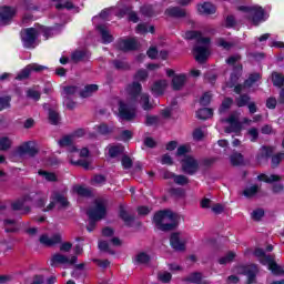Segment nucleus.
<instances>
[{"label": "nucleus", "instance_id": "13", "mask_svg": "<svg viewBox=\"0 0 284 284\" xmlns=\"http://www.w3.org/2000/svg\"><path fill=\"white\" fill-rule=\"evenodd\" d=\"M39 241L44 247H54V245L61 244L63 239L59 233L53 234L51 237L48 234H42Z\"/></svg>", "mask_w": 284, "mask_h": 284}, {"label": "nucleus", "instance_id": "43", "mask_svg": "<svg viewBox=\"0 0 284 284\" xmlns=\"http://www.w3.org/2000/svg\"><path fill=\"white\" fill-rule=\"evenodd\" d=\"M272 82L275 88H282L284 85V75L274 71L272 73Z\"/></svg>", "mask_w": 284, "mask_h": 284}, {"label": "nucleus", "instance_id": "63", "mask_svg": "<svg viewBox=\"0 0 284 284\" xmlns=\"http://www.w3.org/2000/svg\"><path fill=\"white\" fill-rule=\"evenodd\" d=\"M149 74H148V70L144 69H140L135 75H134V80L135 81H145L148 79Z\"/></svg>", "mask_w": 284, "mask_h": 284}, {"label": "nucleus", "instance_id": "16", "mask_svg": "<svg viewBox=\"0 0 284 284\" xmlns=\"http://www.w3.org/2000/svg\"><path fill=\"white\" fill-rule=\"evenodd\" d=\"M170 245L175 252H185V242L181 240L180 232H173L170 236Z\"/></svg>", "mask_w": 284, "mask_h": 284}, {"label": "nucleus", "instance_id": "62", "mask_svg": "<svg viewBox=\"0 0 284 284\" xmlns=\"http://www.w3.org/2000/svg\"><path fill=\"white\" fill-rule=\"evenodd\" d=\"M159 115H146L145 118V125L152 126V125H159Z\"/></svg>", "mask_w": 284, "mask_h": 284}, {"label": "nucleus", "instance_id": "31", "mask_svg": "<svg viewBox=\"0 0 284 284\" xmlns=\"http://www.w3.org/2000/svg\"><path fill=\"white\" fill-rule=\"evenodd\" d=\"M114 70H118L119 72H128V70H130V63L128 61H125V59L119 60H112L111 61Z\"/></svg>", "mask_w": 284, "mask_h": 284}, {"label": "nucleus", "instance_id": "48", "mask_svg": "<svg viewBox=\"0 0 284 284\" xmlns=\"http://www.w3.org/2000/svg\"><path fill=\"white\" fill-rule=\"evenodd\" d=\"M258 181H264L265 183H276V181H281V176L276 174H272L267 176L266 174H261L257 176Z\"/></svg>", "mask_w": 284, "mask_h": 284}, {"label": "nucleus", "instance_id": "35", "mask_svg": "<svg viewBox=\"0 0 284 284\" xmlns=\"http://www.w3.org/2000/svg\"><path fill=\"white\" fill-rule=\"evenodd\" d=\"M139 103L142 106V109H144L145 111L152 110L154 108L152 105V103H150V94L149 93H141Z\"/></svg>", "mask_w": 284, "mask_h": 284}, {"label": "nucleus", "instance_id": "49", "mask_svg": "<svg viewBox=\"0 0 284 284\" xmlns=\"http://www.w3.org/2000/svg\"><path fill=\"white\" fill-rule=\"evenodd\" d=\"M65 97H73V94H80L81 95V88L77 85H69L63 88Z\"/></svg>", "mask_w": 284, "mask_h": 284}, {"label": "nucleus", "instance_id": "46", "mask_svg": "<svg viewBox=\"0 0 284 284\" xmlns=\"http://www.w3.org/2000/svg\"><path fill=\"white\" fill-rule=\"evenodd\" d=\"M251 99L248 94H241L235 99L237 108H245V105L250 104Z\"/></svg>", "mask_w": 284, "mask_h": 284}, {"label": "nucleus", "instance_id": "11", "mask_svg": "<svg viewBox=\"0 0 284 284\" xmlns=\"http://www.w3.org/2000/svg\"><path fill=\"white\" fill-rule=\"evenodd\" d=\"M78 257L77 255L71 256V258H69L68 256L60 254V253H55L52 257H51V266L54 267L57 265H74L77 264Z\"/></svg>", "mask_w": 284, "mask_h": 284}, {"label": "nucleus", "instance_id": "40", "mask_svg": "<svg viewBox=\"0 0 284 284\" xmlns=\"http://www.w3.org/2000/svg\"><path fill=\"white\" fill-rule=\"evenodd\" d=\"M150 261H151V257H150V255H149L148 253H145V252L139 253V254L134 257V260H133V262L136 263L138 265H148V263H150Z\"/></svg>", "mask_w": 284, "mask_h": 284}, {"label": "nucleus", "instance_id": "61", "mask_svg": "<svg viewBox=\"0 0 284 284\" xmlns=\"http://www.w3.org/2000/svg\"><path fill=\"white\" fill-rule=\"evenodd\" d=\"M212 103V94L210 92H205L200 99V105L204 108Z\"/></svg>", "mask_w": 284, "mask_h": 284}, {"label": "nucleus", "instance_id": "44", "mask_svg": "<svg viewBox=\"0 0 284 284\" xmlns=\"http://www.w3.org/2000/svg\"><path fill=\"white\" fill-rule=\"evenodd\" d=\"M125 148L122 145H114L109 149V156L111 159H116V156H121L123 154Z\"/></svg>", "mask_w": 284, "mask_h": 284}, {"label": "nucleus", "instance_id": "27", "mask_svg": "<svg viewBox=\"0 0 284 284\" xmlns=\"http://www.w3.org/2000/svg\"><path fill=\"white\" fill-rule=\"evenodd\" d=\"M41 33L45 39H50L57 34L61 33V26L55 27H41L40 28Z\"/></svg>", "mask_w": 284, "mask_h": 284}, {"label": "nucleus", "instance_id": "28", "mask_svg": "<svg viewBox=\"0 0 284 284\" xmlns=\"http://www.w3.org/2000/svg\"><path fill=\"white\" fill-rule=\"evenodd\" d=\"M185 81H187V77L185 74L174 75L172 79V89L175 91L183 90Z\"/></svg>", "mask_w": 284, "mask_h": 284}, {"label": "nucleus", "instance_id": "42", "mask_svg": "<svg viewBox=\"0 0 284 284\" xmlns=\"http://www.w3.org/2000/svg\"><path fill=\"white\" fill-rule=\"evenodd\" d=\"M234 258H236V253L230 251L227 254H225L224 256L220 257L217 260V263L220 265H227L229 263H233Z\"/></svg>", "mask_w": 284, "mask_h": 284}, {"label": "nucleus", "instance_id": "25", "mask_svg": "<svg viewBox=\"0 0 284 284\" xmlns=\"http://www.w3.org/2000/svg\"><path fill=\"white\" fill-rule=\"evenodd\" d=\"M60 148H68L69 152H77L74 146V135H64L58 141Z\"/></svg>", "mask_w": 284, "mask_h": 284}, {"label": "nucleus", "instance_id": "17", "mask_svg": "<svg viewBox=\"0 0 284 284\" xmlns=\"http://www.w3.org/2000/svg\"><path fill=\"white\" fill-rule=\"evenodd\" d=\"M168 90V80H158L151 87V94L153 97H163Z\"/></svg>", "mask_w": 284, "mask_h": 284}, {"label": "nucleus", "instance_id": "14", "mask_svg": "<svg viewBox=\"0 0 284 284\" xmlns=\"http://www.w3.org/2000/svg\"><path fill=\"white\" fill-rule=\"evenodd\" d=\"M142 90L143 87L140 82L134 81L128 84L126 93L129 94V98L133 103H136L139 101V97L141 95Z\"/></svg>", "mask_w": 284, "mask_h": 284}, {"label": "nucleus", "instance_id": "19", "mask_svg": "<svg viewBox=\"0 0 284 284\" xmlns=\"http://www.w3.org/2000/svg\"><path fill=\"white\" fill-rule=\"evenodd\" d=\"M19 156H23L28 154L29 156H37L39 154V150L36 146H32V142H24L22 145L18 148Z\"/></svg>", "mask_w": 284, "mask_h": 284}, {"label": "nucleus", "instance_id": "39", "mask_svg": "<svg viewBox=\"0 0 284 284\" xmlns=\"http://www.w3.org/2000/svg\"><path fill=\"white\" fill-rule=\"evenodd\" d=\"M94 130H97V132H99L102 136H108V134H112V132H114V128L109 126L105 123L95 125Z\"/></svg>", "mask_w": 284, "mask_h": 284}, {"label": "nucleus", "instance_id": "12", "mask_svg": "<svg viewBox=\"0 0 284 284\" xmlns=\"http://www.w3.org/2000/svg\"><path fill=\"white\" fill-rule=\"evenodd\" d=\"M119 116L123 121H132V119H134V116H136V112L134 111V109L130 108V105H128L123 101H120L119 102Z\"/></svg>", "mask_w": 284, "mask_h": 284}, {"label": "nucleus", "instance_id": "7", "mask_svg": "<svg viewBox=\"0 0 284 284\" xmlns=\"http://www.w3.org/2000/svg\"><path fill=\"white\" fill-rule=\"evenodd\" d=\"M17 16V8L10 6L0 7V26H10Z\"/></svg>", "mask_w": 284, "mask_h": 284}, {"label": "nucleus", "instance_id": "53", "mask_svg": "<svg viewBox=\"0 0 284 284\" xmlns=\"http://www.w3.org/2000/svg\"><path fill=\"white\" fill-rule=\"evenodd\" d=\"M32 73V71L30 70L29 64L22 69L18 75L16 77L17 81H23L26 79H28L30 77V74Z\"/></svg>", "mask_w": 284, "mask_h": 284}, {"label": "nucleus", "instance_id": "9", "mask_svg": "<svg viewBox=\"0 0 284 284\" xmlns=\"http://www.w3.org/2000/svg\"><path fill=\"white\" fill-rule=\"evenodd\" d=\"M182 172L184 174H189L190 176H193V174L199 172V161L190 155H186L182 160Z\"/></svg>", "mask_w": 284, "mask_h": 284}, {"label": "nucleus", "instance_id": "4", "mask_svg": "<svg viewBox=\"0 0 284 284\" xmlns=\"http://www.w3.org/2000/svg\"><path fill=\"white\" fill-rule=\"evenodd\" d=\"M50 200L51 201L47 209H44V212H50V210H54L57 205H59L60 210H65L70 207V202L68 201V197H65V195H63V193L59 191H53L50 196Z\"/></svg>", "mask_w": 284, "mask_h": 284}, {"label": "nucleus", "instance_id": "18", "mask_svg": "<svg viewBox=\"0 0 284 284\" xmlns=\"http://www.w3.org/2000/svg\"><path fill=\"white\" fill-rule=\"evenodd\" d=\"M225 123H229L230 126L225 129L226 134H232V132H241V122L236 115L231 114L227 119L224 120Z\"/></svg>", "mask_w": 284, "mask_h": 284}, {"label": "nucleus", "instance_id": "56", "mask_svg": "<svg viewBox=\"0 0 284 284\" xmlns=\"http://www.w3.org/2000/svg\"><path fill=\"white\" fill-rule=\"evenodd\" d=\"M10 101H12V97L10 95L0 97V112L10 108Z\"/></svg>", "mask_w": 284, "mask_h": 284}, {"label": "nucleus", "instance_id": "15", "mask_svg": "<svg viewBox=\"0 0 284 284\" xmlns=\"http://www.w3.org/2000/svg\"><path fill=\"white\" fill-rule=\"evenodd\" d=\"M184 39H186L187 41L196 39V43L202 45H210L211 43V39L203 38V32L201 31H186L184 34Z\"/></svg>", "mask_w": 284, "mask_h": 284}, {"label": "nucleus", "instance_id": "54", "mask_svg": "<svg viewBox=\"0 0 284 284\" xmlns=\"http://www.w3.org/2000/svg\"><path fill=\"white\" fill-rule=\"evenodd\" d=\"M203 276L201 273H193L186 277L187 283L204 284L202 281Z\"/></svg>", "mask_w": 284, "mask_h": 284}, {"label": "nucleus", "instance_id": "36", "mask_svg": "<svg viewBox=\"0 0 284 284\" xmlns=\"http://www.w3.org/2000/svg\"><path fill=\"white\" fill-rule=\"evenodd\" d=\"M258 190H261V187L257 184H254L252 186L244 189L242 194L243 196H245V199H254V196L258 194Z\"/></svg>", "mask_w": 284, "mask_h": 284}, {"label": "nucleus", "instance_id": "41", "mask_svg": "<svg viewBox=\"0 0 284 284\" xmlns=\"http://www.w3.org/2000/svg\"><path fill=\"white\" fill-rule=\"evenodd\" d=\"M213 114H214V111L212 109L203 108L196 112V118L201 119L202 121H206V119H210V116H212Z\"/></svg>", "mask_w": 284, "mask_h": 284}, {"label": "nucleus", "instance_id": "5", "mask_svg": "<svg viewBox=\"0 0 284 284\" xmlns=\"http://www.w3.org/2000/svg\"><path fill=\"white\" fill-rule=\"evenodd\" d=\"M23 48L32 49L39 39V31L36 28H27L20 32Z\"/></svg>", "mask_w": 284, "mask_h": 284}, {"label": "nucleus", "instance_id": "30", "mask_svg": "<svg viewBox=\"0 0 284 284\" xmlns=\"http://www.w3.org/2000/svg\"><path fill=\"white\" fill-rule=\"evenodd\" d=\"M197 11L201 14H215L216 7L214 4H212L211 2H204V3L197 6Z\"/></svg>", "mask_w": 284, "mask_h": 284}, {"label": "nucleus", "instance_id": "32", "mask_svg": "<svg viewBox=\"0 0 284 284\" xmlns=\"http://www.w3.org/2000/svg\"><path fill=\"white\" fill-rule=\"evenodd\" d=\"M274 146L263 145L256 156L257 161H263V159H271L272 154H274Z\"/></svg>", "mask_w": 284, "mask_h": 284}, {"label": "nucleus", "instance_id": "3", "mask_svg": "<svg viewBox=\"0 0 284 284\" xmlns=\"http://www.w3.org/2000/svg\"><path fill=\"white\" fill-rule=\"evenodd\" d=\"M237 10H240V12H247V20L252 21L253 26H258V23L265 21V10L262 9V7L240 6Z\"/></svg>", "mask_w": 284, "mask_h": 284}, {"label": "nucleus", "instance_id": "20", "mask_svg": "<svg viewBox=\"0 0 284 284\" xmlns=\"http://www.w3.org/2000/svg\"><path fill=\"white\" fill-rule=\"evenodd\" d=\"M193 54H195V61H197V63H205L210 51H207V47L195 45L193 48Z\"/></svg>", "mask_w": 284, "mask_h": 284}, {"label": "nucleus", "instance_id": "58", "mask_svg": "<svg viewBox=\"0 0 284 284\" xmlns=\"http://www.w3.org/2000/svg\"><path fill=\"white\" fill-rule=\"evenodd\" d=\"M234 100L232 98H225L220 106V112L223 113L232 108Z\"/></svg>", "mask_w": 284, "mask_h": 284}, {"label": "nucleus", "instance_id": "8", "mask_svg": "<svg viewBox=\"0 0 284 284\" xmlns=\"http://www.w3.org/2000/svg\"><path fill=\"white\" fill-rule=\"evenodd\" d=\"M34 196L37 195H24L23 199L11 203V210H13V212H22V214H30L31 209L30 206H26V203H32Z\"/></svg>", "mask_w": 284, "mask_h": 284}, {"label": "nucleus", "instance_id": "29", "mask_svg": "<svg viewBox=\"0 0 284 284\" xmlns=\"http://www.w3.org/2000/svg\"><path fill=\"white\" fill-rule=\"evenodd\" d=\"M94 92H99L98 84H87L83 90L80 91L81 99H88L94 94Z\"/></svg>", "mask_w": 284, "mask_h": 284}, {"label": "nucleus", "instance_id": "34", "mask_svg": "<svg viewBox=\"0 0 284 284\" xmlns=\"http://www.w3.org/2000/svg\"><path fill=\"white\" fill-rule=\"evenodd\" d=\"M27 196H34L31 203H34L36 207H44L48 201V196H43L41 193H30Z\"/></svg>", "mask_w": 284, "mask_h": 284}, {"label": "nucleus", "instance_id": "50", "mask_svg": "<svg viewBox=\"0 0 284 284\" xmlns=\"http://www.w3.org/2000/svg\"><path fill=\"white\" fill-rule=\"evenodd\" d=\"M272 159H271V168L274 170L276 169L278 165H281V161H283L284 159V153L283 152H280L275 155H271Z\"/></svg>", "mask_w": 284, "mask_h": 284}, {"label": "nucleus", "instance_id": "26", "mask_svg": "<svg viewBox=\"0 0 284 284\" xmlns=\"http://www.w3.org/2000/svg\"><path fill=\"white\" fill-rule=\"evenodd\" d=\"M98 32H100L101 38H102V43H104L105 45L108 43H112V41H114V37L112 34H110V31L108 30V27H105V24H99L97 27Z\"/></svg>", "mask_w": 284, "mask_h": 284}, {"label": "nucleus", "instance_id": "23", "mask_svg": "<svg viewBox=\"0 0 284 284\" xmlns=\"http://www.w3.org/2000/svg\"><path fill=\"white\" fill-rule=\"evenodd\" d=\"M91 54L88 50H75L71 53V61L73 63H81L85 61H90Z\"/></svg>", "mask_w": 284, "mask_h": 284}, {"label": "nucleus", "instance_id": "57", "mask_svg": "<svg viewBox=\"0 0 284 284\" xmlns=\"http://www.w3.org/2000/svg\"><path fill=\"white\" fill-rule=\"evenodd\" d=\"M27 99H32V101H39L41 99V92L34 89H28Z\"/></svg>", "mask_w": 284, "mask_h": 284}, {"label": "nucleus", "instance_id": "24", "mask_svg": "<svg viewBox=\"0 0 284 284\" xmlns=\"http://www.w3.org/2000/svg\"><path fill=\"white\" fill-rule=\"evenodd\" d=\"M262 265H267L273 274H283V267L277 265L272 255L264 257V260H262Z\"/></svg>", "mask_w": 284, "mask_h": 284}, {"label": "nucleus", "instance_id": "64", "mask_svg": "<svg viewBox=\"0 0 284 284\" xmlns=\"http://www.w3.org/2000/svg\"><path fill=\"white\" fill-rule=\"evenodd\" d=\"M173 181L176 185H187L190 183V179L185 175H175Z\"/></svg>", "mask_w": 284, "mask_h": 284}, {"label": "nucleus", "instance_id": "21", "mask_svg": "<svg viewBox=\"0 0 284 284\" xmlns=\"http://www.w3.org/2000/svg\"><path fill=\"white\" fill-rule=\"evenodd\" d=\"M166 17H172L173 19H185L187 17V11L181 7H170L164 11Z\"/></svg>", "mask_w": 284, "mask_h": 284}, {"label": "nucleus", "instance_id": "38", "mask_svg": "<svg viewBox=\"0 0 284 284\" xmlns=\"http://www.w3.org/2000/svg\"><path fill=\"white\" fill-rule=\"evenodd\" d=\"M262 75L258 72L251 73L248 78L244 81V87L245 88H252L254 83H257V81H261Z\"/></svg>", "mask_w": 284, "mask_h": 284}, {"label": "nucleus", "instance_id": "47", "mask_svg": "<svg viewBox=\"0 0 284 284\" xmlns=\"http://www.w3.org/2000/svg\"><path fill=\"white\" fill-rule=\"evenodd\" d=\"M108 183V178L103 174H95L91 179V185H105Z\"/></svg>", "mask_w": 284, "mask_h": 284}, {"label": "nucleus", "instance_id": "6", "mask_svg": "<svg viewBox=\"0 0 284 284\" xmlns=\"http://www.w3.org/2000/svg\"><path fill=\"white\" fill-rule=\"evenodd\" d=\"M236 272L239 274H242L243 276H247L246 284H255L256 274H258V266H256L255 264L240 265L236 267Z\"/></svg>", "mask_w": 284, "mask_h": 284}, {"label": "nucleus", "instance_id": "10", "mask_svg": "<svg viewBox=\"0 0 284 284\" xmlns=\"http://www.w3.org/2000/svg\"><path fill=\"white\" fill-rule=\"evenodd\" d=\"M115 48L121 52H133V50H136V48H139V43L134 38L120 39L118 40Z\"/></svg>", "mask_w": 284, "mask_h": 284}, {"label": "nucleus", "instance_id": "60", "mask_svg": "<svg viewBox=\"0 0 284 284\" xmlns=\"http://www.w3.org/2000/svg\"><path fill=\"white\" fill-rule=\"evenodd\" d=\"M263 216H265V211L263 209H256L251 213V219H253V221H261Z\"/></svg>", "mask_w": 284, "mask_h": 284}, {"label": "nucleus", "instance_id": "33", "mask_svg": "<svg viewBox=\"0 0 284 284\" xmlns=\"http://www.w3.org/2000/svg\"><path fill=\"white\" fill-rule=\"evenodd\" d=\"M73 191L77 193L78 196H83L84 199H92V189L85 187L82 185L73 186Z\"/></svg>", "mask_w": 284, "mask_h": 284}, {"label": "nucleus", "instance_id": "45", "mask_svg": "<svg viewBox=\"0 0 284 284\" xmlns=\"http://www.w3.org/2000/svg\"><path fill=\"white\" fill-rule=\"evenodd\" d=\"M38 174H39V176H43V179H45V181H49V183H55V181H58L55 173L48 172L44 170H39Z\"/></svg>", "mask_w": 284, "mask_h": 284}, {"label": "nucleus", "instance_id": "52", "mask_svg": "<svg viewBox=\"0 0 284 284\" xmlns=\"http://www.w3.org/2000/svg\"><path fill=\"white\" fill-rule=\"evenodd\" d=\"M49 121L51 125H59V122L61 121V116L57 111L49 110Z\"/></svg>", "mask_w": 284, "mask_h": 284}, {"label": "nucleus", "instance_id": "51", "mask_svg": "<svg viewBox=\"0 0 284 284\" xmlns=\"http://www.w3.org/2000/svg\"><path fill=\"white\" fill-rule=\"evenodd\" d=\"M169 194L174 199H183V196H185V190L182 187H171Z\"/></svg>", "mask_w": 284, "mask_h": 284}, {"label": "nucleus", "instance_id": "22", "mask_svg": "<svg viewBox=\"0 0 284 284\" xmlns=\"http://www.w3.org/2000/svg\"><path fill=\"white\" fill-rule=\"evenodd\" d=\"M119 217L121 221H123L126 227H132L134 221L136 220V215L130 214V212H128V210H125L123 206H120Z\"/></svg>", "mask_w": 284, "mask_h": 284}, {"label": "nucleus", "instance_id": "2", "mask_svg": "<svg viewBox=\"0 0 284 284\" xmlns=\"http://www.w3.org/2000/svg\"><path fill=\"white\" fill-rule=\"evenodd\" d=\"M108 215V199L99 197L94 200V206L87 211L89 219H95L97 221H103Z\"/></svg>", "mask_w": 284, "mask_h": 284}, {"label": "nucleus", "instance_id": "37", "mask_svg": "<svg viewBox=\"0 0 284 284\" xmlns=\"http://www.w3.org/2000/svg\"><path fill=\"white\" fill-rule=\"evenodd\" d=\"M230 161H231V164L234 168H236L239 165H243V163L245 162V158L243 156V154L239 152H233L230 156Z\"/></svg>", "mask_w": 284, "mask_h": 284}, {"label": "nucleus", "instance_id": "59", "mask_svg": "<svg viewBox=\"0 0 284 284\" xmlns=\"http://www.w3.org/2000/svg\"><path fill=\"white\" fill-rule=\"evenodd\" d=\"M98 247L101 250V252H108V254L114 255V251L110 248L108 241H100Z\"/></svg>", "mask_w": 284, "mask_h": 284}, {"label": "nucleus", "instance_id": "55", "mask_svg": "<svg viewBox=\"0 0 284 284\" xmlns=\"http://www.w3.org/2000/svg\"><path fill=\"white\" fill-rule=\"evenodd\" d=\"M12 148V140L9 138H0V150L2 152H7V150H10Z\"/></svg>", "mask_w": 284, "mask_h": 284}, {"label": "nucleus", "instance_id": "1", "mask_svg": "<svg viewBox=\"0 0 284 284\" xmlns=\"http://www.w3.org/2000/svg\"><path fill=\"white\" fill-rule=\"evenodd\" d=\"M153 223L161 232H172L179 227V216L171 210L158 211L153 216Z\"/></svg>", "mask_w": 284, "mask_h": 284}]
</instances>
